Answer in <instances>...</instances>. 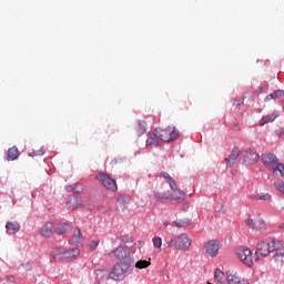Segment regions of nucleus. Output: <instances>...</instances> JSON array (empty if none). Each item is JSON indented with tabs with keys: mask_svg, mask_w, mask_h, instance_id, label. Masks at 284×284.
I'll return each mask as SVG.
<instances>
[{
	"mask_svg": "<svg viewBox=\"0 0 284 284\" xmlns=\"http://www.w3.org/2000/svg\"><path fill=\"white\" fill-rule=\"evenodd\" d=\"M80 254L81 251H79L77 247L65 248L63 246H59L52 251L53 261H58V263H69L70 261H75Z\"/></svg>",
	"mask_w": 284,
	"mask_h": 284,
	"instance_id": "obj_1",
	"label": "nucleus"
},
{
	"mask_svg": "<svg viewBox=\"0 0 284 284\" xmlns=\"http://www.w3.org/2000/svg\"><path fill=\"white\" fill-rule=\"evenodd\" d=\"M192 245V239L187 233H181L180 235L172 237L168 242V247H174L175 250H182L183 252H187Z\"/></svg>",
	"mask_w": 284,
	"mask_h": 284,
	"instance_id": "obj_2",
	"label": "nucleus"
},
{
	"mask_svg": "<svg viewBox=\"0 0 284 284\" xmlns=\"http://www.w3.org/2000/svg\"><path fill=\"white\" fill-rule=\"evenodd\" d=\"M131 267H132V264H130V262L121 261L113 266L109 276L110 278H113V281H123V278L128 276V272H130Z\"/></svg>",
	"mask_w": 284,
	"mask_h": 284,
	"instance_id": "obj_3",
	"label": "nucleus"
},
{
	"mask_svg": "<svg viewBox=\"0 0 284 284\" xmlns=\"http://www.w3.org/2000/svg\"><path fill=\"white\" fill-rule=\"evenodd\" d=\"M237 257L246 267H254V263L258 261V252H255L254 256H252V250L247 247L239 248Z\"/></svg>",
	"mask_w": 284,
	"mask_h": 284,
	"instance_id": "obj_4",
	"label": "nucleus"
},
{
	"mask_svg": "<svg viewBox=\"0 0 284 284\" xmlns=\"http://www.w3.org/2000/svg\"><path fill=\"white\" fill-rule=\"evenodd\" d=\"M158 138L160 141H164L165 143H170V141H176L179 139V130L176 126H168L166 129H155Z\"/></svg>",
	"mask_w": 284,
	"mask_h": 284,
	"instance_id": "obj_5",
	"label": "nucleus"
},
{
	"mask_svg": "<svg viewBox=\"0 0 284 284\" xmlns=\"http://www.w3.org/2000/svg\"><path fill=\"white\" fill-rule=\"evenodd\" d=\"M245 223L253 232H265V230H267V224H265V221L261 217L250 216L246 219Z\"/></svg>",
	"mask_w": 284,
	"mask_h": 284,
	"instance_id": "obj_6",
	"label": "nucleus"
},
{
	"mask_svg": "<svg viewBox=\"0 0 284 284\" xmlns=\"http://www.w3.org/2000/svg\"><path fill=\"white\" fill-rule=\"evenodd\" d=\"M97 179L100 183H102L103 187L111 190V192H116V180L110 178L108 173L100 172L97 174Z\"/></svg>",
	"mask_w": 284,
	"mask_h": 284,
	"instance_id": "obj_7",
	"label": "nucleus"
},
{
	"mask_svg": "<svg viewBox=\"0 0 284 284\" xmlns=\"http://www.w3.org/2000/svg\"><path fill=\"white\" fill-rule=\"evenodd\" d=\"M204 250L209 256H216L219 254V250H221V244L216 240H210L205 243Z\"/></svg>",
	"mask_w": 284,
	"mask_h": 284,
	"instance_id": "obj_8",
	"label": "nucleus"
},
{
	"mask_svg": "<svg viewBox=\"0 0 284 284\" xmlns=\"http://www.w3.org/2000/svg\"><path fill=\"white\" fill-rule=\"evenodd\" d=\"M109 256H115L119 261H125L130 257V248L128 246H119L116 250L109 253Z\"/></svg>",
	"mask_w": 284,
	"mask_h": 284,
	"instance_id": "obj_9",
	"label": "nucleus"
},
{
	"mask_svg": "<svg viewBox=\"0 0 284 284\" xmlns=\"http://www.w3.org/2000/svg\"><path fill=\"white\" fill-rule=\"evenodd\" d=\"M173 193L170 195H156L158 199H168L169 201H185V192L181 190L172 189Z\"/></svg>",
	"mask_w": 284,
	"mask_h": 284,
	"instance_id": "obj_10",
	"label": "nucleus"
},
{
	"mask_svg": "<svg viewBox=\"0 0 284 284\" xmlns=\"http://www.w3.org/2000/svg\"><path fill=\"white\" fill-rule=\"evenodd\" d=\"M244 165H254L258 161V153L254 151H245L242 153Z\"/></svg>",
	"mask_w": 284,
	"mask_h": 284,
	"instance_id": "obj_11",
	"label": "nucleus"
},
{
	"mask_svg": "<svg viewBox=\"0 0 284 284\" xmlns=\"http://www.w3.org/2000/svg\"><path fill=\"white\" fill-rule=\"evenodd\" d=\"M227 283L229 284H250L247 280L239 276V273L236 271H231L227 273Z\"/></svg>",
	"mask_w": 284,
	"mask_h": 284,
	"instance_id": "obj_12",
	"label": "nucleus"
},
{
	"mask_svg": "<svg viewBox=\"0 0 284 284\" xmlns=\"http://www.w3.org/2000/svg\"><path fill=\"white\" fill-rule=\"evenodd\" d=\"M263 162L266 168H270V170H272L278 162V158L274 153H266L263 155Z\"/></svg>",
	"mask_w": 284,
	"mask_h": 284,
	"instance_id": "obj_13",
	"label": "nucleus"
},
{
	"mask_svg": "<svg viewBox=\"0 0 284 284\" xmlns=\"http://www.w3.org/2000/svg\"><path fill=\"white\" fill-rule=\"evenodd\" d=\"M239 156H241V151L239 150V148H234L231 154L226 158V168H233Z\"/></svg>",
	"mask_w": 284,
	"mask_h": 284,
	"instance_id": "obj_14",
	"label": "nucleus"
},
{
	"mask_svg": "<svg viewBox=\"0 0 284 284\" xmlns=\"http://www.w3.org/2000/svg\"><path fill=\"white\" fill-rule=\"evenodd\" d=\"M270 245H271V252H275L274 254L275 261L278 254H284L283 243L280 240H273Z\"/></svg>",
	"mask_w": 284,
	"mask_h": 284,
	"instance_id": "obj_15",
	"label": "nucleus"
},
{
	"mask_svg": "<svg viewBox=\"0 0 284 284\" xmlns=\"http://www.w3.org/2000/svg\"><path fill=\"white\" fill-rule=\"evenodd\" d=\"M69 243L70 245H81V243H83V235H81V229H74L72 237L69 240Z\"/></svg>",
	"mask_w": 284,
	"mask_h": 284,
	"instance_id": "obj_16",
	"label": "nucleus"
},
{
	"mask_svg": "<svg viewBox=\"0 0 284 284\" xmlns=\"http://www.w3.org/2000/svg\"><path fill=\"white\" fill-rule=\"evenodd\" d=\"M257 251L261 256H270V254H272V244L262 242L257 245Z\"/></svg>",
	"mask_w": 284,
	"mask_h": 284,
	"instance_id": "obj_17",
	"label": "nucleus"
},
{
	"mask_svg": "<svg viewBox=\"0 0 284 284\" xmlns=\"http://www.w3.org/2000/svg\"><path fill=\"white\" fill-rule=\"evenodd\" d=\"M52 232H54V224L51 222H47L41 229V235L44 236V239H50Z\"/></svg>",
	"mask_w": 284,
	"mask_h": 284,
	"instance_id": "obj_18",
	"label": "nucleus"
},
{
	"mask_svg": "<svg viewBox=\"0 0 284 284\" xmlns=\"http://www.w3.org/2000/svg\"><path fill=\"white\" fill-rule=\"evenodd\" d=\"M159 133H156V130L149 135V138L146 139V145H149L150 148H156L159 145Z\"/></svg>",
	"mask_w": 284,
	"mask_h": 284,
	"instance_id": "obj_19",
	"label": "nucleus"
},
{
	"mask_svg": "<svg viewBox=\"0 0 284 284\" xmlns=\"http://www.w3.org/2000/svg\"><path fill=\"white\" fill-rule=\"evenodd\" d=\"M95 278L99 284L105 283V281H108V278H110V274H108V271H105V270H97Z\"/></svg>",
	"mask_w": 284,
	"mask_h": 284,
	"instance_id": "obj_20",
	"label": "nucleus"
},
{
	"mask_svg": "<svg viewBox=\"0 0 284 284\" xmlns=\"http://www.w3.org/2000/svg\"><path fill=\"white\" fill-rule=\"evenodd\" d=\"M276 119H278L277 112H274L268 115H264L260 121V125H267V123H274V121H276Z\"/></svg>",
	"mask_w": 284,
	"mask_h": 284,
	"instance_id": "obj_21",
	"label": "nucleus"
},
{
	"mask_svg": "<svg viewBox=\"0 0 284 284\" xmlns=\"http://www.w3.org/2000/svg\"><path fill=\"white\" fill-rule=\"evenodd\" d=\"M214 281L217 284H224L225 281H227V277H225V273H223V271L216 268L214 272Z\"/></svg>",
	"mask_w": 284,
	"mask_h": 284,
	"instance_id": "obj_22",
	"label": "nucleus"
},
{
	"mask_svg": "<svg viewBox=\"0 0 284 284\" xmlns=\"http://www.w3.org/2000/svg\"><path fill=\"white\" fill-rule=\"evenodd\" d=\"M145 126H146L145 121L138 122V124L135 126L136 136H143V134L148 131V129Z\"/></svg>",
	"mask_w": 284,
	"mask_h": 284,
	"instance_id": "obj_23",
	"label": "nucleus"
},
{
	"mask_svg": "<svg viewBox=\"0 0 284 284\" xmlns=\"http://www.w3.org/2000/svg\"><path fill=\"white\" fill-rule=\"evenodd\" d=\"M162 178L165 179L166 183H169L171 190H176V182L174 181V178L170 175L168 172H162Z\"/></svg>",
	"mask_w": 284,
	"mask_h": 284,
	"instance_id": "obj_24",
	"label": "nucleus"
},
{
	"mask_svg": "<svg viewBox=\"0 0 284 284\" xmlns=\"http://www.w3.org/2000/svg\"><path fill=\"white\" fill-rule=\"evenodd\" d=\"M271 170L275 176H284V164L283 163L277 162Z\"/></svg>",
	"mask_w": 284,
	"mask_h": 284,
	"instance_id": "obj_25",
	"label": "nucleus"
},
{
	"mask_svg": "<svg viewBox=\"0 0 284 284\" xmlns=\"http://www.w3.org/2000/svg\"><path fill=\"white\" fill-rule=\"evenodd\" d=\"M150 265H152V262L149 258V260H139L134 266L136 270H148V267H150Z\"/></svg>",
	"mask_w": 284,
	"mask_h": 284,
	"instance_id": "obj_26",
	"label": "nucleus"
},
{
	"mask_svg": "<svg viewBox=\"0 0 284 284\" xmlns=\"http://www.w3.org/2000/svg\"><path fill=\"white\" fill-rule=\"evenodd\" d=\"M68 203H69L70 207L72 210H74L79 205H83V200H81V197L72 196V197H69Z\"/></svg>",
	"mask_w": 284,
	"mask_h": 284,
	"instance_id": "obj_27",
	"label": "nucleus"
},
{
	"mask_svg": "<svg viewBox=\"0 0 284 284\" xmlns=\"http://www.w3.org/2000/svg\"><path fill=\"white\" fill-rule=\"evenodd\" d=\"M19 159V149L16 146L8 150V161H17Z\"/></svg>",
	"mask_w": 284,
	"mask_h": 284,
	"instance_id": "obj_28",
	"label": "nucleus"
},
{
	"mask_svg": "<svg viewBox=\"0 0 284 284\" xmlns=\"http://www.w3.org/2000/svg\"><path fill=\"white\" fill-rule=\"evenodd\" d=\"M7 230H10L13 234H17V232H19V230H21V225L19 224V222H8L6 224Z\"/></svg>",
	"mask_w": 284,
	"mask_h": 284,
	"instance_id": "obj_29",
	"label": "nucleus"
},
{
	"mask_svg": "<svg viewBox=\"0 0 284 284\" xmlns=\"http://www.w3.org/2000/svg\"><path fill=\"white\" fill-rule=\"evenodd\" d=\"M284 97V91L283 90H276L270 95L265 98L266 101H270V99H283Z\"/></svg>",
	"mask_w": 284,
	"mask_h": 284,
	"instance_id": "obj_30",
	"label": "nucleus"
},
{
	"mask_svg": "<svg viewBox=\"0 0 284 284\" xmlns=\"http://www.w3.org/2000/svg\"><path fill=\"white\" fill-rule=\"evenodd\" d=\"M175 225L178 227H187L190 225V219L187 217H181L175 220Z\"/></svg>",
	"mask_w": 284,
	"mask_h": 284,
	"instance_id": "obj_31",
	"label": "nucleus"
},
{
	"mask_svg": "<svg viewBox=\"0 0 284 284\" xmlns=\"http://www.w3.org/2000/svg\"><path fill=\"white\" fill-rule=\"evenodd\" d=\"M254 199L255 201H270V199H272V195H270V193H261L256 194Z\"/></svg>",
	"mask_w": 284,
	"mask_h": 284,
	"instance_id": "obj_32",
	"label": "nucleus"
},
{
	"mask_svg": "<svg viewBox=\"0 0 284 284\" xmlns=\"http://www.w3.org/2000/svg\"><path fill=\"white\" fill-rule=\"evenodd\" d=\"M163 246V240L159 236L153 239V247H155L156 250H161V247Z\"/></svg>",
	"mask_w": 284,
	"mask_h": 284,
	"instance_id": "obj_33",
	"label": "nucleus"
},
{
	"mask_svg": "<svg viewBox=\"0 0 284 284\" xmlns=\"http://www.w3.org/2000/svg\"><path fill=\"white\" fill-rule=\"evenodd\" d=\"M45 154V150L41 149L40 151H33L29 154V156H43Z\"/></svg>",
	"mask_w": 284,
	"mask_h": 284,
	"instance_id": "obj_34",
	"label": "nucleus"
},
{
	"mask_svg": "<svg viewBox=\"0 0 284 284\" xmlns=\"http://www.w3.org/2000/svg\"><path fill=\"white\" fill-rule=\"evenodd\" d=\"M73 192H74V194H81V193H83V186H82L81 184H75V185L73 186Z\"/></svg>",
	"mask_w": 284,
	"mask_h": 284,
	"instance_id": "obj_35",
	"label": "nucleus"
},
{
	"mask_svg": "<svg viewBox=\"0 0 284 284\" xmlns=\"http://www.w3.org/2000/svg\"><path fill=\"white\" fill-rule=\"evenodd\" d=\"M275 186L277 187V190H280V192H282V194H284V182H283V180H278L275 183Z\"/></svg>",
	"mask_w": 284,
	"mask_h": 284,
	"instance_id": "obj_36",
	"label": "nucleus"
},
{
	"mask_svg": "<svg viewBox=\"0 0 284 284\" xmlns=\"http://www.w3.org/2000/svg\"><path fill=\"white\" fill-rule=\"evenodd\" d=\"M54 232H55V234L61 236V234H63L65 232V226L64 225H60V226L54 229Z\"/></svg>",
	"mask_w": 284,
	"mask_h": 284,
	"instance_id": "obj_37",
	"label": "nucleus"
},
{
	"mask_svg": "<svg viewBox=\"0 0 284 284\" xmlns=\"http://www.w3.org/2000/svg\"><path fill=\"white\" fill-rule=\"evenodd\" d=\"M98 246H99V241H93V242L89 245L90 250H92V251L97 250Z\"/></svg>",
	"mask_w": 284,
	"mask_h": 284,
	"instance_id": "obj_38",
	"label": "nucleus"
},
{
	"mask_svg": "<svg viewBox=\"0 0 284 284\" xmlns=\"http://www.w3.org/2000/svg\"><path fill=\"white\" fill-rule=\"evenodd\" d=\"M243 98H240L239 100H235L234 105H243Z\"/></svg>",
	"mask_w": 284,
	"mask_h": 284,
	"instance_id": "obj_39",
	"label": "nucleus"
},
{
	"mask_svg": "<svg viewBox=\"0 0 284 284\" xmlns=\"http://www.w3.org/2000/svg\"><path fill=\"white\" fill-rule=\"evenodd\" d=\"M65 190H67V192H74V186H72V185H67V186H65Z\"/></svg>",
	"mask_w": 284,
	"mask_h": 284,
	"instance_id": "obj_40",
	"label": "nucleus"
},
{
	"mask_svg": "<svg viewBox=\"0 0 284 284\" xmlns=\"http://www.w3.org/2000/svg\"><path fill=\"white\" fill-rule=\"evenodd\" d=\"M277 135L278 136H284V129H281L280 131H277Z\"/></svg>",
	"mask_w": 284,
	"mask_h": 284,
	"instance_id": "obj_41",
	"label": "nucleus"
},
{
	"mask_svg": "<svg viewBox=\"0 0 284 284\" xmlns=\"http://www.w3.org/2000/svg\"><path fill=\"white\" fill-rule=\"evenodd\" d=\"M119 205H123V200H118L116 207H119Z\"/></svg>",
	"mask_w": 284,
	"mask_h": 284,
	"instance_id": "obj_42",
	"label": "nucleus"
},
{
	"mask_svg": "<svg viewBox=\"0 0 284 284\" xmlns=\"http://www.w3.org/2000/svg\"><path fill=\"white\" fill-rule=\"evenodd\" d=\"M99 212H103V206L98 207Z\"/></svg>",
	"mask_w": 284,
	"mask_h": 284,
	"instance_id": "obj_43",
	"label": "nucleus"
},
{
	"mask_svg": "<svg viewBox=\"0 0 284 284\" xmlns=\"http://www.w3.org/2000/svg\"><path fill=\"white\" fill-rule=\"evenodd\" d=\"M280 230H284V223L280 225Z\"/></svg>",
	"mask_w": 284,
	"mask_h": 284,
	"instance_id": "obj_44",
	"label": "nucleus"
},
{
	"mask_svg": "<svg viewBox=\"0 0 284 284\" xmlns=\"http://www.w3.org/2000/svg\"><path fill=\"white\" fill-rule=\"evenodd\" d=\"M207 284H212L211 282H207Z\"/></svg>",
	"mask_w": 284,
	"mask_h": 284,
	"instance_id": "obj_45",
	"label": "nucleus"
}]
</instances>
